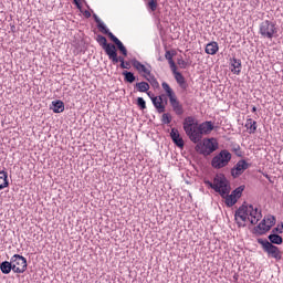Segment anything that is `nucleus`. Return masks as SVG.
<instances>
[{
    "instance_id": "cd10ccee",
    "label": "nucleus",
    "mask_w": 283,
    "mask_h": 283,
    "mask_svg": "<svg viewBox=\"0 0 283 283\" xmlns=\"http://www.w3.org/2000/svg\"><path fill=\"white\" fill-rule=\"evenodd\" d=\"M268 240H270V241H269L270 244H273V245H275V244L280 245V244L283 243L282 235H280V234L270 233V234L268 235Z\"/></svg>"
},
{
    "instance_id": "09e8293b",
    "label": "nucleus",
    "mask_w": 283,
    "mask_h": 283,
    "mask_svg": "<svg viewBox=\"0 0 283 283\" xmlns=\"http://www.w3.org/2000/svg\"><path fill=\"white\" fill-rule=\"evenodd\" d=\"M147 96H149V98L151 99V96H154V93L147 92Z\"/></svg>"
},
{
    "instance_id": "7ed1b4c3",
    "label": "nucleus",
    "mask_w": 283,
    "mask_h": 283,
    "mask_svg": "<svg viewBox=\"0 0 283 283\" xmlns=\"http://www.w3.org/2000/svg\"><path fill=\"white\" fill-rule=\"evenodd\" d=\"M277 23L271 21V20H264L259 24V34L262 39H268L269 41H272L277 36Z\"/></svg>"
},
{
    "instance_id": "3c124183",
    "label": "nucleus",
    "mask_w": 283,
    "mask_h": 283,
    "mask_svg": "<svg viewBox=\"0 0 283 283\" xmlns=\"http://www.w3.org/2000/svg\"><path fill=\"white\" fill-rule=\"evenodd\" d=\"M280 229H281V231H283V223L281 224V228H280Z\"/></svg>"
},
{
    "instance_id": "6e6552de",
    "label": "nucleus",
    "mask_w": 283,
    "mask_h": 283,
    "mask_svg": "<svg viewBox=\"0 0 283 283\" xmlns=\"http://www.w3.org/2000/svg\"><path fill=\"white\" fill-rule=\"evenodd\" d=\"M11 266L13 269V273H25L28 271V259L20 254H14L11 256Z\"/></svg>"
},
{
    "instance_id": "f257e3e1",
    "label": "nucleus",
    "mask_w": 283,
    "mask_h": 283,
    "mask_svg": "<svg viewBox=\"0 0 283 283\" xmlns=\"http://www.w3.org/2000/svg\"><path fill=\"white\" fill-rule=\"evenodd\" d=\"M184 132L191 143H200L202 136H209L216 129L211 120L198 123L193 116H187L182 123Z\"/></svg>"
},
{
    "instance_id": "2f4dec72",
    "label": "nucleus",
    "mask_w": 283,
    "mask_h": 283,
    "mask_svg": "<svg viewBox=\"0 0 283 283\" xmlns=\"http://www.w3.org/2000/svg\"><path fill=\"white\" fill-rule=\"evenodd\" d=\"M149 83L147 82H138L135 84V90H137V92H149Z\"/></svg>"
},
{
    "instance_id": "49530a36",
    "label": "nucleus",
    "mask_w": 283,
    "mask_h": 283,
    "mask_svg": "<svg viewBox=\"0 0 283 283\" xmlns=\"http://www.w3.org/2000/svg\"><path fill=\"white\" fill-rule=\"evenodd\" d=\"M262 176H264V178H266L269 180V182H273V180H271V177L269 174L262 172Z\"/></svg>"
},
{
    "instance_id": "b1692460",
    "label": "nucleus",
    "mask_w": 283,
    "mask_h": 283,
    "mask_svg": "<svg viewBox=\"0 0 283 283\" xmlns=\"http://www.w3.org/2000/svg\"><path fill=\"white\" fill-rule=\"evenodd\" d=\"M0 271L3 273V275H10L12 273V261H3L0 263Z\"/></svg>"
},
{
    "instance_id": "2eb2a0df",
    "label": "nucleus",
    "mask_w": 283,
    "mask_h": 283,
    "mask_svg": "<svg viewBox=\"0 0 283 283\" xmlns=\"http://www.w3.org/2000/svg\"><path fill=\"white\" fill-rule=\"evenodd\" d=\"M248 213L251 217L250 223L255 224L262 220V211L258 210V208H253V205H248Z\"/></svg>"
},
{
    "instance_id": "f3484780",
    "label": "nucleus",
    "mask_w": 283,
    "mask_h": 283,
    "mask_svg": "<svg viewBox=\"0 0 283 283\" xmlns=\"http://www.w3.org/2000/svg\"><path fill=\"white\" fill-rule=\"evenodd\" d=\"M169 104L172 107V112L176 114V116H182L185 114V107L182 106V103L178 101V97H171L169 99Z\"/></svg>"
},
{
    "instance_id": "c85d7f7f",
    "label": "nucleus",
    "mask_w": 283,
    "mask_h": 283,
    "mask_svg": "<svg viewBox=\"0 0 283 283\" xmlns=\"http://www.w3.org/2000/svg\"><path fill=\"white\" fill-rule=\"evenodd\" d=\"M161 87L166 92V95L168 96L169 101L176 97V93L174 92V88H171V86H169L167 82H163Z\"/></svg>"
},
{
    "instance_id": "423d86ee",
    "label": "nucleus",
    "mask_w": 283,
    "mask_h": 283,
    "mask_svg": "<svg viewBox=\"0 0 283 283\" xmlns=\"http://www.w3.org/2000/svg\"><path fill=\"white\" fill-rule=\"evenodd\" d=\"M214 191L220 195L221 198H224L231 191V187L229 186V180L227 177L221 174L214 177Z\"/></svg>"
},
{
    "instance_id": "1a4fd4ad",
    "label": "nucleus",
    "mask_w": 283,
    "mask_h": 283,
    "mask_svg": "<svg viewBox=\"0 0 283 283\" xmlns=\"http://www.w3.org/2000/svg\"><path fill=\"white\" fill-rule=\"evenodd\" d=\"M238 218H240L242 222H247V220H249V208H247V205L240 206L234 213V220L237 221L238 227L239 228L247 227V223H242L238 221Z\"/></svg>"
},
{
    "instance_id": "864d4df0",
    "label": "nucleus",
    "mask_w": 283,
    "mask_h": 283,
    "mask_svg": "<svg viewBox=\"0 0 283 283\" xmlns=\"http://www.w3.org/2000/svg\"><path fill=\"white\" fill-rule=\"evenodd\" d=\"M165 105H167V99L164 101Z\"/></svg>"
},
{
    "instance_id": "dca6fc26",
    "label": "nucleus",
    "mask_w": 283,
    "mask_h": 283,
    "mask_svg": "<svg viewBox=\"0 0 283 283\" xmlns=\"http://www.w3.org/2000/svg\"><path fill=\"white\" fill-rule=\"evenodd\" d=\"M109 61H112L113 65H116L117 63L119 64V67H125V57L124 56H118V50L116 46L107 54Z\"/></svg>"
},
{
    "instance_id": "bb28decb",
    "label": "nucleus",
    "mask_w": 283,
    "mask_h": 283,
    "mask_svg": "<svg viewBox=\"0 0 283 283\" xmlns=\"http://www.w3.org/2000/svg\"><path fill=\"white\" fill-rule=\"evenodd\" d=\"M97 29L99 30V32H102V34H107L108 39L115 38L116 35H114V33H112V31H109V29L107 28V25H105V22H99L97 24Z\"/></svg>"
},
{
    "instance_id": "a211bd4d",
    "label": "nucleus",
    "mask_w": 283,
    "mask_h": 283,
    "mask_svg": "<svg viewBox=\"0 0 283 283\" xmlns=\"http://www.w3.org/2000/svg\"><path fill=\"white\" fill-rule=\"evenodd\" d=\"M170 138L174 145H176V147H179V149H182V147H185V139L180 137V132H178V128H171Z\"/></svg>"
},
{
    "instance_id": "6ab92c4d",
    "label": "nucleus",
    "mask_w": 283,
    "mask_h": 283,
    "mask_svg": "<svg viewBox=\"0 0 283 283\" xmlns=\"http://www.w3.org/2000/svg\"><path fill=\"white\" fill-rule=\"evenodd\" d=\"M230 65H231L232 74H237V76L240 75V72H242V60L237 57H231Z\"/></svg>"
},
{
    "instance_id": "de8ad7c7",
    "label": "nucleus",
    "mask_w": 283,
    "mask_h": 283,
    "mask_svg": "<svg viewBox=\"0 0 283 283\" xmlns=\"http://www.w3.org/2000/svg\"><path fill=\"white\" fill-rule=\"evenodd\" d=\"M11 32H17V27L11 25Z\"/></svg>"
},
{
    "instance_id": "c9c22d12",
    "label": "nucleus",
    "mask_w": 283,
    "mask_h": 283,
    "mask_svg": "<svg viewBox=\"0 0 283 283\" xmlns=\"http://www.w3.org/2000/svg\"><path fill=\"white\" fill-rule=\"evenodd\" d=\"M161 123H163V125H169L171 123V114L164 113L161 115Z\"/></svg>"
},
{
    "instance_id": "c03bdc74",
    "label": "nucleus",
    "mask_w": 283,
    "mask_h": 283,
    "mask_svg": "<svg viewBox=\"0 0 283 283\" xmlns=\"http://www.w3.org/2000/svg\"><path fill=\"white\" fill-rule=\"evenodd\" d=\"M93 19H94L95 23H97V25H98V23H102V22H103V20H101V18H98V17L96 15V13L93 14Z\"/></svg>"
},
{
    "instance_id": "f704fd0d",
    "label": "nucleus",
    "mask_w": 283,
    "mask_h": 283,
    "mask_svg": "<svg viewBox=\"0 0 283 283\" xmlns=\"http://www.w3.org/2000/svg\"><path fill=\"white\" fill-rule=\"evenodd\" d=\"M147 8H149L151 12H156V10H158V0H148Z\"/></svg>"
},
{
    "instance_id": "20e7f679",
    "label": "nucleus",
    "mask_w": 283,
    "mask_h": 283,
    "mask_svg": "<svg viewBox=\"0 0 283 283\" xmlns=\"http://www.w3.org/2000/svg\"><path fill=\"white\" fill-rule=\"evenodd\" d=\"M232 155L228 149H222L211 159V167L213 169H224L231 163Z\"/></svg>"
},
{
    "instance_id": "a878e982",
    "label": "nucleus",
    "mask_w": 283,
    "mask_h": 283,
    "mask_svg": "<svg viewBox=\"0 0 283 283\" xmlns=\"http://www.w3.org/2000/svg\"><path fill=\"white\" fill-rule=\"evenodd\" d=\"M111 41L116 44L117 50L123 54V56H127V48H125V44H123L116 35Z\"/></svg>"
},
{
    "instance_id": "58836bf2",
    "label": "nucleus",
    "mask_w": 283,
    "mask_h": 283,
    "mask_svg": "<svg viewBox=\"0 0 283 283\" xmlns=\"http://www.w3.org/2000/svg\"><path fill=\"white\" fill-rule=\"evenodd\" d=\"M232 151L238 156V158H242V148L240 145H234Z\"/></svg>"
},
{
    "instance_id": "a19ab883",
    "label": "nucleus",
    "mask_w": 283,
    "mask_h": 283,
    "mask_svg": "<svg viewBox=\"0 0 283 283\" xmlns=\"http://www.w3.org/2000/svg\"><path fill=\"white\" fill-rule=\"evenodd\" d=\"M205 185H207L208 187H210V189H213V190H214L216 181L211 182V181H209V180H206V181H205Z\"/></svg>"
},
{
    "instance_id": "393cba45",
    "label": "nucleus",
    "mask_w": 283,
    "mask_h": 283,
    "mask_svg": "<svg viewBox=\"0 0 283 283\" xmlns=\"http://www.w3.org/2000/svg\"><path fill=\"white\" fill-rule=\"evenodd\" d=\"M174 56H176V51H166L165 59H167L170 70L178 67L174 61Z\"/></svg>"
},
{
    "instance_id": "7c9ffc66",
    "label": "nucleus",
    "mask_w": 283,
    "mask_h": 283,
    "mask_svg": "<svg viewBox=\"0 0 283 283\" xmlns=\"http://www.w3.org/2000/svg\"><path fill=\"white\" fill-rule=\"evenodd\" d=\"M143 77L148 81V83H150V85H153L154 87L158 88L160 87V84L158 83V80L156 78V76H154V74L150 75H143Z\"/></svg>"
},
{
    "instance_id": "c756f323",
    "label": "nucleus",
    "mask_w": 283,
    "mask_h": 283,
    "mask_svg": "<svg viewBox=\"0 0 283 283\" xmlns=\"http://www.w3.org/2000/svg\"><path fill=\"white\" fill-rule=\"evenodd\" d=\"M122 74L124 76L125 83L132 84L136 81V75H134V72H132V71H123Z\"/></svg>"
},
{
    "instance_id": "8fccbe9b",
    "label": "nucleus",
    "mask_w": 283,
    "mask_h": 283,
    "mask_svg": "<svg viewBox=\"0 0 283 283\" xmlns=\"http://www.w3.org/2000/svg\"><path fill=\"white\" fill-rule=\"evenodd\" d=\"M255 112H258V107L253 106L252 107V113L255 114Z\"/></svg>"
},
{
    "instance_id": "aec40b11",
    "label": "nucleus",
    "mask_w": 283,
    "mask_h": 283,
    "mask_svg": "<svg viewBox=\"0 0 283 283\" xmlns=\"http://www.w3.org/2000/svg\"><path fill=\"white\" fill-rule=\"evenodd\" d=\"M51 109L54 114H63L65 112V103L61 99L53 101Z\"/></svg>"
},
{
    "instance_id": "603ef678",
    "label": "nucleus",
    "mask_w": 283,
    "mask_h": 283,
    "mask_svg": "<svg viewBox=\"0 0 283 283\" xmlns=\"http://www.w3.org/2000/svg\"><path fill=\"white\" fill-rule=\"evenodd\" d=\"M158 61H163V57H158Z\"/></svg>"
},
{
    "instance_id": "72a5a7b5",
    "label": "nucleus",
    "mask_w": 283,
    "mask_h": 283,
    "mask_svg": "<svg viewBox=\"0 0 283 283\" xmlns=\"http://www.w3.org/2000/svg\"><path fill=\"white\" fill-rule=\"evenodd\" d=\"M242 191H244V186H240L235 188L231 195L238 200L239 198H242Z\"/></svg>"
},
{
    "instance_id": "f8f14e48",
    "label": "nucleus",
    "mask_w": 283,
    "mask_h": 283,
    "mask_svg": "<svg viewBox=\"0 0 283 283\" xmlns=\"http://www.w3.org/2000/svg\"><path fill=\"white\" fill-rule=\"evenodd\" d=\"M164 96L165 94H161L159 96L151 95L150 97V101L158 114H165L166 111Z\"/></svg>"
},
{
    "instance_id": "a18cd8bd",
    "label": "nucleus",
    "mask_w": 283,
    "mask_h": 283,
    "mask_svg": "<svg viewBox=\"0 0 283 283\" xmlns=\"http://www.w3.org/2000/svg\"><path fill=\"white\" fill-rule=\"evenodd\" d=\"M83 14H84L85 19H90V17H92V13L90 11H87V10H85L83 12Z\"/></svg>"
},
{
    "instance_id": "5701e85b",
    "label": "nucleus",
    "mask_w": 283,
    "mask_h": 283,
    "mask_svg": "<svg viewBox=\"0 0 283 283\" xmlns=\"http://www.w3.org/2000/svg\"><path fill=\"white\" fill-rule=\"evenodd\" d=\"M218 50H220V46L216 41H212L206 45V54H210L211 56L218 54Z\"/></svg>"
},
{
    "instance_id": "f03ea898",
    "label": "nucleus",
    "mask_w": 283,
    "mask_h": 283,
    "mask_svg": "<svg viewBox=\"0 0 283 283\" xmlns=\"http://www.w3.org/2000/svg\"><path fill=\"white\" fill-rule=\"evenodd\" d=\"M193 144L196 145L195 151H197V154H200V156H205V158H207V156H211V154H213V151H217L219 147L218 140L213 137L205 138L203 140Z\"/></svg>"
},
{
    "instance_id": "4468645a",
    "label": "nucleus",
    "mask_w": 283,
    "mask_h": 283,
    "mask_svg": "<svg viewBox=\"0 0 283 283\" xmlns=\"http://www.w3.org/2000/svg\"><path fill=\"white\" fill-rule=\"evenodd\" d=\"M171 72L179 87H181V90H187V87H189V84H187V80L185 78V75H182V73L178 71V66H176L175 69H171Z\"/></svg>"
},
{
    "instance_id": "9d476101",
    "label": "nucleus",
    "mask_w": 283,
    "mask_h": 283,
    "mask_svg": "<svg viewBox=\"0 0 283 283\" xmlns=\"http://www.w3.org/2000/svg\"><path fill=\"white\" fill-rule=\"evenodd\" d=\"M249 167H251V164L247 163V160L244 159L239 160L234 165V167L231 169L232 178H240V176H242V174H244V171H247Z\"/></svg>"
},
{
    "instance_id": "37998d69",
    "label": "nucleus",
    "mask_w": 283,
    "mask_h": 283,
    "mask_svg": "<svg viewBox=\"0 0 283 283\" xmlns=\"http://www.w3.org/2000/svg\"><path fill=\"white\" fill-rule=\"evenodd\" d=\"M73 2L75 3L77 10H81L83 8V6L81 4V0H73Z\"/></svg>"
},
{
    "instance_id": "ea45409f",
    "label": "nucleus",
    "mask_w": 283,
    "mask_h": 283,
    "mask_svg": "<svg viewBox=\"0 0 283 283\" xmlns=\"http://www.w3.org/2000/svg\"><path fill=\"white\" fill-rule=\"evenodd\" d=\"M120 70H132V62L125 61L124 66H119Z\"/></svg>"
},
{
    "instance_id": "39448f33",
    "label": "nucleus",
    "mask_w": 283,
    "mask_h": 283,
    "mask_svg": "<svg viewBox=\"0 0 283 283\" xmlns=\"http://www.w3.org/2000/svg\"><path fill=\"white\" fill-rule=\"evenodd\" d=\"M256 242L258 244H261L263 251L268 253L269 258H273L274 260H276V262H280V260H282V251H280V248L269 242V240L258 239Z\"/></svg>"
},
{
    "instance_id": "9b49d317",
    "label": "nucleus",
    "mask_w": 283,
    "mask_h": 283,
    "mask_svg": "<svg viewBox=\"0 0 283 283\" xmlns=\"http://www.w3.org/2000/svg\"><path fill=\"white\" fill-rule=\"evenodd\" d=\"M130 63L134 67V70H136L138 72V74H145V76H150L151 75V65L147 64V66L145 64H142L140 61H138L136 57L130 60Z\"/></svg>"
},
{
    "instance_id": "e433bc0d",
    "label": "nucleus",
    "mask_w": 283,
    "mask_h": 283,
    "mask_svg": "<svg viewBox=\"0 0 283 283\" xmlns=\"http://www.w3.org/2000/svg\"><path fill=\"white\" fill-rule=\"evenodd\" d=\"M177 65H179L181 70H187V67H189V63L185 61L182 57L177 59Z\"/></svg>"
},
{
    "instance_id": "473e14b6",
    "label": "nucleus",
    "mask_w": 283,
    "mask_h": 283,
    "mask_svg": "<svg viewBox=\"0 0 283 283\" xmlns=\"http://www.w3.org/2000/svg\"><path fill=\"white\" fill-rule=\"evenodd\" d=\"M222 198H226V205L228 207H233L238 202V200L233 197L232 193H230V195L228 193Z\"/></svg>"
},
{
    "instance_id": "79ce46f5",
    "label": "nucleus",
    "mask_w": 283,
    "mask_h": 283,
    "mask_svg": "<svg viewBox=\"0 0 283 283\" xmlns=\"http://www.w3.org/2000/svg\"><path fill=\"white\" fill-rule=\"evenodd\" d=\"M271 233H273V234L283 233V230H281L280 227H276V228L272 229Z\"/></svg>"
},
{
    "instance_id": "4be33fe9",
    "label": "nucleus",
    "mask_w": 283,
    "mask_h": 283,
    "mask_svg": "<svg viewBox=\"0 0 283 283\" xmlns=\"http://www.w3.org/2000/svg\"><path fill=\"white\" fill-rule=\"evenodd\" d=\"M10 187V181L8 180V171L0 170V191Z\"/></svg>"
},
{
    "instance_id": "4c0bfd02",
    "label": "nucleus",
    "mask_w": 283,
    "mask_h": 283,
    "mask_svg": "<svg viewBox=\"0 0 283 283\" xmlns=\"http://www.w3.org/2000/svg\"><path fill=\"white\" fill-rule=\"evenodd\" d=\"M137 107H139V109H147V102H145V98L137 97Z\"/></svg>"
},
{
    "instance_id": "412c9836",
    "label": "nucleus",
    "mask_w": 283,
    "mask_h": 283,
    "mask_svg": "<svg viewBox=\"0 0 283 283\" xmlns=\"http://www.w3.org/2000/svg\"><path fill=\"white\" fill-rule=\"evenodd\" d=\"M244 127L247 128L248 134H255V132H258V122L253 120L251 117H248Z\"/></svg>"
},
{
    "instance_id": "0eeeda50",
    "label": "nucleus",
    "mask_w": 283,
    "mask_h": 283,
    "mask_svg": "<svg viewBox=\"0 0 283 283\" xmlns=\"http://www.w3.org/2000/svg\"><path fill=\"white\" fill-rule=\"evenodd\" d=\"M275 216L266 214L262 219V221L256 227H254V231L259 235H264L265 233H269V231H271V228L275 227Z\"/></svg>"
},
{
    "instance_id": "ddd939ff",
    "label": "nucleus",
    "mask_w": 283,
    "mask_h": 283,
    "mask_svg": "<svg viewBox=\"0 0 283 283\" xmlns=\"http://www.w3.org/2000/svg\"><path fill=\"white\" fill-rule=\"evenodd\" d=\"M96 41L98 45H101V48L104 50L106 55L116 48V45L113 43H107V38H105V35L98 34L96 36Z\"/></svg>"
}]
</instances>
